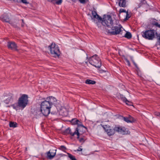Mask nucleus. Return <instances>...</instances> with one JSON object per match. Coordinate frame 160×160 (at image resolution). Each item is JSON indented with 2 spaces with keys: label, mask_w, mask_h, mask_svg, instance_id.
Here are the masks:
<instances>
[{
  "label": "nucleus",
  "mask_w": 160,
  "mask_h": 160,
  "mask_svg": "<svg viewBox=\"0 0 160 160\" xmlns=\"http://www.w3.org/2000/svg\"><path fill=\"white\" fill-rule=\"evenodd\" d=\"M68 157L71 160H77L75 157L69 153H68Z\"/></svg>",
  "instance_id": "obj_23"
},
{
  "label": "nucleus",
  "mask_w": 160,
  "mask_h": 160,
  "mask_svg": "<svg viewBox=\"0 0 160 160\" xmlns=\"http://www.w3.org/2000/svg\"><path fill=\"white\" fill-rule=\"evenodd\" d=\"M79 122V120L77 119L76 118L72 119V120L71 122L73 125H76L78 122Z\"/></svg>",
  "instance_id": "obj_25"
},
{
  "label": "nucleus",
  "mask_w": 160,
  "mask_h": 160,
  "mask_svg": "<svg viewBox=\"0 0 160 160\" xmlns=\"http://www.w3.org/2000/svg\"><path fill=\"white\" fill-rule=\"evenodd\" d=\"M146 3V2L145 0H142L141 2L140 3V5H142V4H145Z\"/></svg>",
  "instance_id": "obj_35"
},
{
  "label": "nucleus",
  "mask_w": 160,
  "mask_h": 160,
  "mask_svg": "<svg viewBox=\"0 0 160 160\" xmlns=\"http://www.w3.org/2000/svg\"><path fill=\"white\" fill-rule=\"evenodd\" d=\"M51 54L54 57H59L61 53L58 46L55 43H52L49 46Z\"/></svg>",
  "instance_id": "obj_6"
},
{
  "label": "nucleus",
  "mask_w": 160,
  "mask_h": 160,
  "mask_svg": "<svg viewBox=\"0 0 160 160\" xmlns=\"http://www.w3.org/2000/svg\"><path fill=\"white\" fill-rule=\"evenodd\" d=\"M109 136L113 135L115 133L114 128H112L110 127L105 126L103 127Z\"/></svg>",
  "instance_id": "obj_8"
},
{
  "label": "nucleus",
  "mask_w": 160,
  "mask_h": 160,
  "mask_svg": "<svg viewBox=\"0 0 160 160\" xmlns=\"http://www.w3.org/2000/svg\"><path fill=\"white\" fill-rule=\"evenodd\" d=\"M158 42L159 43V45H160V37H159L158 40Z\"/></svg>",
  "instance_id": "obj_39"
},
{
  "label": "nucleus",
  "mask_w": 160,
  "mask_h": 160,
  "mask_svg": "<svg viewBox=\"0 0 160 160\" xmlns=\"http://www.w3.org/2000/svg\"><path fill=\"white\" fill-rule=\"evenodd\" d=\"M155 31L150 29L141 32L142 37L146 39L152 40L155 37Z\"/></svg>",
  "instance_id": "obj_5"
},
{
  "label": "nucleus",
  "mask_w": 160,
  "mask_h": 160,
  "mask_svg": "<svg viewBox=\"0 0 160 160\" xmlns=\"http://www.w3.org/2000/svg\"><path fill=\"white\" fill-rule=\"evenodd\" d=\"M133 63L134 65L135 66V67H137V65L134 62H133Z\"/></svg>",
  "instance_id": "obj_41"
},
{
  "label": "nucleus",
  "mask_w": 160,
  "mask_h": 160,
  "mask_svg": "<svg viewBox=\"0 0 160 160\" xmlns=\"http://www.w3.org/2000/svg\"><path fill=\"white\" fill-rule=\"evenodd\" d=\"M96 82L95 81L90 79H87L85 81V83L88 84H94Z\"/></svg>",
  "instance_id": "obj_19"
},
{
  "label": "nucleus",
  "mask_w": 160,
  "mask_h": 160,
  "mask_svg": "<svg viewBox=\"0 0 160 160\" xmlns=\"http://www.w3.org/2000/svg\"><path fill=\"white\" fill-rule=\"evenodd\" d=\"M56 150H50L47 153L48 158L50 159L53 158L56 155Z\"/></svg>",
  "instance_id": "obj_12"
},
{
  "label": "nucleus",
  "mask_w": 160,
  "mask_h": 160,
  "mask_svg": "<svg viewBox=\"0 0 160 160\" xmlns=\"http://www.w3.org/2000/svg\"><path fill=\"white\" fill-rule=\"evenodd\" d=\"M124 37L128 39H130L132 38V34L130 32H127L125 35Z\"/></svg>",
  "instance_id": "obj_22"
},
{
  "label": "nucleus",
  "mask_w": 160,
  "mask_h": 160,
  "mask_svg": "<svg viewBox=\"0 0 160 160\" xmlns=\"http://www.w3.org/2000/svg\"><path fill=\"white\" fill-rule=\"evenodd\" d=\"M155 115H157V116H159L160 117V113L159 112H156L155 113Z\"/></svg>",
  "instance_id": "obj_37"
},
{
  "label": "nucleus",
  "mask_w": 160,
  "mask_h": 160,
  "mask_svg": "<svg viewBox=\"0 0 160 160\" xmlns=\"http://www.w3.org/2000/svg\"><path fill=\"white\" fill-rule=\"evenodd\" d=\"M125 102L126 103V104L127 105H129V106H132V103L129 101H128L127 99L126 100Z\"/></svg>",
  "instance_id": "obj_28"
},
{
  "label": "nucleus",
  "mask_w": 160,
  "mask_h": 160,
  "mask_svg": "<svg viewBox=\"0 0 160 160\" xmlns=\"http://www.w3.org/2000/svg\"><path fill=\"white\" fill-rule=\"evenodd\" d=\"M92 14L93 16V18H96L100 20H102V18L97 14L96 11H92Z\"/></svg>",
  "instance_id": "obj_15"
},
{
  "label": "nucleus",
  "mask_w": 160,
  "mask_h": 160,
  "mask_svg": "<svg viewBox=\"0 0 160 160\" xmlns=\"http://www.w3.org/2000/svg\"><path fill=\"white\" fill-rule=\"evenodd\" d=\"M127 12V11H126L125 9L122 8H121L119 10L120 13L121 12H125L126 13Z\"/></svg>",
  "instance_id": "obj_32"
},
{
  "label": "nucleus",
  "mask_w": 160,
  "mask_h": 160,
  "mask_svg": "<svg viewBox=\"0 0 160 160\" xmlns=\"http://www.w3.org/2000/svg\"><path fill=\"white\" fill-rule=\"evenodd\" d=\"M150 23L156 28H160V22L155 19L152 18L150 20Z\"/></svg>",
  "instance_id": "obj_10"
},
{
  "label": "nucleus",
  "mask_w": 160,
  "mask_h": 160,
  "mask_svg": "<svg viewBox=\"0 0 160 160\" xmlns=\"http://www.w3.org/2000/svg\"><path fill=\"white\" fill-rule=\"evenodd\" d=\"M77 139H78L79 142L82 143H83L87 140L86 138L82 135H79L77 136Z\"/></svg>",
  "instance_id": "obj_14"
},
{
  "label": "nucleus",
  "mask_w": 160,
  "mask_h": 160,
  "mask_svg": "<svg viewBox=\"0 0 160 160\" xmlns=\"http://www.w3.org/2000/svg\"><path fill=\"white\" fill-rule=\"evenodd\" d=\"M7 46L8 48L11 50H17V46L14 42H8Z\"/></svg>",
  "instance_id": "obj_11"
},
{
  "label": "nucleus",
  "mask_w": 160,
  "mask_h": 160,
  "mask_svg": "<svg viewBox=\"0 0 160 160\" xmlns=\"http://www.w3.org/2000/svg\"><path fill=\"white\" fill-rule=\"evenodd\" d=\"M22 23L21 24V26L22 27H23L24 26V20L23 19L22 20Z\"/></svg>",
  "instance_id": "obj_38"
},
{
  "label": "nucleus",
  "mask_w": 160,
  "mask_h": 160,
  "mask_svg": "<svg viewBox=\"0 0 160 160\" xmlns=\"http://www.w3.org/2000/svg\"><path fill=\"white\" fill-rule=\"evenodd\" d=\"M55 1H56V4L57 5H60L62 2V0H56Z\"/></svg>",
  "instance_id": "obj_30"
},
{
  "label": "nucleus",
  "mask_w": 160,
  "mask_h": 160,
  "mask_svg": "<svg viewBox=\"0 0 160 160\" xmlns=\"http://www.w3.org/2000/svg\"><path fill=\"white\" fill-rule=\"evenodd\" d=\"M126 13V18L123 20L124 21L127 20L131 17L130 15L128 13V12H127Z\"/></svg>",
  "instance_id": "obj_24"
},
{
  "label": "nucleus",
  "mask_w": 160,
  "mask_h": 160,
  "mask_svg": "<svg viewBox=\"0 0 160 160\" xmlns=\"http://www.w3.org/2000/svg\"><path fill=\"white\" fill-rule=\"evenodd\" d=\"M12 94L11 96H10V97H9L7 99H6L5 100L4 102L6 104H8L10 102H11V101H12Z\"/></svg>",
  "instance_id": "obj_20"
},
{
  "label": "nucleus",
  "mask_w": 160,
  "mask_h": 160,
  "mask_svg": "<svg viewBox=\"0 0 160 160\" xmlns=\"http://www.w3.org/2000/svg\"><path fill=\"white\" fill-rule=\"evenodd\" d=\"M28 102V95L23 94L19 98L18 102L12 104L11 106L16 111L20 109L22 110L26 106Z\"/></svg>",
  "instance_id": "obj_2"
},
{
  "label": "nucleus",
  "mask_w": 160,
  "mask_h": 160,
  "mask_svg": "<svg viewBox=\"0 0 160 160\" xmlns=\"http://www.w3.org/2000/svg\"><path fill=\"white\" fill-rule=\"evenodd\" d=\"M126 0H119V6L120 7L125 8L126 7Z\"/></svg>",
  "instance_id": "obj_16"
},
{
  "label": "nucleus",
  "mask_w": 160,
  "mask_h": 160,
  "mask_svg": "<svg viewBox=\"0 0 160 160\" xmlns=\"http://www.w3.org/2000/svg\"><path fill=\"white\" fill-rule=\"evenodd\" d=\"M64 134H69L72 136H73L74 135H72L74 132H71V130L70 128H68L66 129L64 132Z\"/></svg>",
  "instance_id": "obj_18"
},
{
  "label": "nucleus",
  "mask_w": 160,
  "mask_h": 160,
  "mask_svg": "<svg viewBox=\"0 0 160 160\" xmlns=\"http://www.w3.org/2000/svg\"><path fill=\"white\" fill-rule=\"evenodd\" d=\"M9 126L10 127L16 128L17 127V123L16 122H10L9 123Z\"/></svg>",
  "instance_id": "obj_21"
},
{
  "label": "nucleus",
  "mask_w": 160,
  "mask_h": 160,
  "mask_svg": "<svg viewBox=\"0 0 160 160\" xmlns=\"http://www.w3.org/2000/svg\"><path fill=\"white\" fill-rule=\"evenodd\" d=\"M79 2L82 4H85L86 2V0H78Z\"/></svg>",
  "instance_id": "obj_34"
},
{
  "label": "nucleus",
  "mask_w": 160,
  "mask_h": 160,
  "mask_svg": "<svg viewBox=\"0 0 160 160\" xmlns=\"http://www.w3.org/2000/svg\"><path fill=\"white\" fill-rule=\"evenodd\" d=\"M76 125H77L78 127H79V126L83 125L82 123L79 120V122H78L77 123Z\"/></svg>",
  "instance_id": "obj_33"
},
{
  "label": "nucleus",
  "mask_w": 160,
  "mask_h": 160,
  "mask_svg": "<svg viewBox=\"0 0 160 160\" xmlns=\"http://www.w3.org/2000/svg\"><path fill=\"white\" fill-rule=\"evenodd\" d=\"M62 110H61V112H62Z\"/></svg>",
  "instance_id": "obj_43"
},
{
  "label": "nucleus",
  "mask_w": 160,
  "mask_h": 160,
  "mask_svg": "<svg viewBox=\"0 0 160 160\" xmlns=\"http://www.w3.org/2000/svg\"><path fill=\"white\" fill-rule=\"evenodd\" d=\"M62 115H64V114H63H63H62Z\"/></svg>",
  "instance_id": "obj_44"
},
{
  "label": "nucleus",
  "mask_w": 160,
  "mask_h": 160,
  "mask_svg": "<svg viewBox=\"0 0 160 160\" xmlns=\"http://www.w3.org/2000/svg\"><path fill=\"white\" fill-rule=\"evenodd\" d=\"M89 62L96 68H100L101 66V61L98 56L95 54L88 58Z\"/></svg>",
  "instance_id": "obj_4"
},
{
  "label": "nucleus",
  "mask_w": 160,
  "mask_h": 160,
  "mask_svg": "<svg viewBox=\"0 0 160 160\" xmlns=\"http://www.w3.org/2000/svg\"><path fill=\"white\" fill-rule=\"evenodd\" d=\"M52 106V105L57 106L58 105V101L56 99L52 96L47 97L46 98Z\"/></svg>",
  "instance_id": "obj_9"
},
{
  "label": "nucleus",
  "mask_w": 160,
  "mask_h": 160,
  "mask_svg": "<svg viewBox=\"0 0 160 160\" xmlns=\"http://www.w3.org/2000/svg\"><path fill=\"white\" fill-rule=\"evenodd\" d=\"M114 129L115 130V131H116L119 133H122L123 134L124 133L125 131L122 129V128L121 127H115L114 128Z\"/></svg>",
  "instance_id": "obj_17"
},
{
  "label": "nucleus",
  "mask_w": 160,
  "mask_h": 160,
  "mask_svg": "<svg viewBox=\"0 0 160 160\" xmlns=\"http://www.w3.org/2000/svg\"><path fill=\"white\" fill-rule=\"evenodd\" d=\"M56 0H48V1L49 2H52L54 1H56Z\"/></svg>",
  "instance_id": "obj_40"
},
{
  "label": "nucleus",
  "mask_w": 160,
  "mask_h": 160,
  "mask_svg": "<svg viewBox=\"0 0 160 160\" xmlns=\"http://www.w3.org/2000/svg\"><path fill=\"white\" fill-rule=\"evenodd\" d=\"M52 107L50 104L46 100L42 102L41 104V112L44 116H48L50 112V109Z\"/></svg>",
  "instance_id": "obj_3"
},
{
  "label": "nucleus",
  "mask_w": 160,
  "mask_h": 160,
  "mask_svg": "<svg viewBox=\"0 0 160 160\" xmlns=\"http://www.w3.org/2000/svg\"><path fill=\"white\" fill-rule=\"evenodd\" d=\"M101 21L102 25L106 27L107 32L110 34L116 35L121 32L122 27L119 24V21L116 20L113 22L110 15H104Z\"/></svg>",
  "instance_id": "obj_1"
},
{
  "label": "nucleus",
  "mask_w": 160,
  "mask_h": 160,
  "mask_svg": "<svg viewBox=\"0 0 160 160\" xmlns=\"http://www.w3.org/2000/svg\"><path fill=\"white\" fill-rule=\"evenodd\" d=\"M123 118L124 120L128 123L132 122V121H131V120H129V118L128 117H124Z\"/></svg>",
  "instance_id": "obj_26"
},
{
  "label": "nucleus",
  "mask_w": 160,
  "mask_h": 160,
  "mask_svg": "<svg viewBox=\"0 0 160 160\" xmlns=\"http://www.w3.org/2000/svg\"><path fill=\"white\" fill-rule=\"evenodd\" d=\"M124 60L127 63L128 65L129 66H130V62L129 60L126 58H125V57H124Z\"/></svg>",
  "instance_id": "obj_31"
},
{
  "label": "nucleus",
  "mask_w": 160,
  "mask_h": 160,
  "mask_svg": "<svg viewBox=\"0 0 160 160\" xmlns=\"http://www.w3.org/2000/svg\"><path fill=\"white\" fill-rule=\"evenodd\" d=\"M120 98L123 102H125L126 100L127 99L124 97L122 95H120Z\"/></svg>",
  "instance_id": "obj_29"
},
{
  "label": "nucleus",
  "mask_w": 160,
  "mask_h": 160,
  "mask_svg": "<svg viewBox=\"0 0 160 160\" xmlns=\"http://www.w3.org/2000/svg\"><path fill=\"white\" fill-rule=\"evenodd\" d=\"M82 148H81V147L78 148V149L77 150H75V151H82Z\"/></svg>",
  "instance_id": "obj_36"
},
{
  "label": "nucleus",
  "mask_w": 160,
  "mask_h": 160,
  "mask_svg": "<svg viewBox=\"0 0 160 160\" xmlns=\"http://www.w3.org/2000/svg\"><path fill=\"white\" fill-rule=\"evenodd\" d=\"M0 19L3 22H10V19L6 13H4L2 15L0 18Z\"/></svg>",
  "instance_id": "obj_13"
},
{
  "label": "nucleus",
  "mask_w": 160,
  "mask_h": 160,
  "mask_svg": "<svg viewBox=\"0 0 160 160\" xmlns=\"http://www.w3.org/2000/svg\"><path fill=\"white\" fill-rule=\"evenodd\" d=\"M27 148H26V151H27Z\"/></svg>",
  "instance_id": "obj_42"
},
{
  "label": "nucleus",
  "mask_w": 160,
  "mask_h": 160,
  "mask_svg": "<svg viewBox=\"0 0 160 160\" xmlns=\"http://www.w3.org/2000/svg\"><path fill=\"white\" fill-rule=\"evenodd\" d=\"M87 129V128L83 125L80 126L79 127H77L75 129L72 135H77V136L79 135H82Z\"/></svg>",
  "instance_id": "obj_7"
},
{
  "label": "nucleus",
  "mask_w": 160,
  "mask_h": 160,
  "mask_svg": "<svg viewBox=\"0 0 160 160\" xmlns=\"http://www.w3.org/2000/svg\"><path fill=\"white\" fill-rule=\"evenodd\" d=\"M59 149L64 152L67 149L63 145L60 146V147L59 148Z\"/></svg>",
  "instance_id": "obj_27"
}]
</instances>
